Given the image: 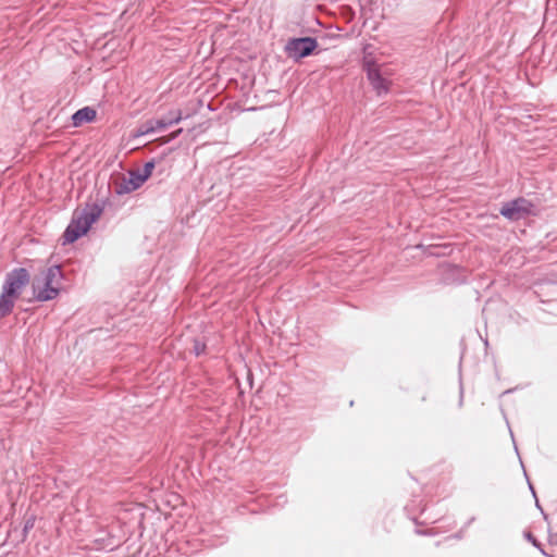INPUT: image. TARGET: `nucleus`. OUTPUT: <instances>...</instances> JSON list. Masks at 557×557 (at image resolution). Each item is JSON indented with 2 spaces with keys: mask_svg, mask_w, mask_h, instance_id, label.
I'll list each match as a JSON object with an SVG mask.
<instances>
[{
  "mask_svg": "<svg viewBox=\"0 0 557 557\" xmlns=\"http://www.w3.org/2000/svg\"><path fill=\"white\" fill-rule=\"evenodd\" d=\"M28 283L29 274L25 269H15L7 275L0 294L1 318L13 311L16 300L22 296Z\"/></svg>",
  "mask_w": 557,
  "mask_h": 557,
  "instance_id": "f257e3e1",
  "label": "nucleus"
},
{
  "mask_svg": "<svg viewBox=\"0 0 557 557\" xmlns=\"http://www.w3.org/2000/svg\"><path fill=\"white\" fill-rule=\"evenodd\" d=\"M63 273L60 267L54 265L45 269L33 280L35 297L40 301L55 298L61 289Z\"/></svg>",
  "mask_w": 557,
  "mask_h": 557,
  "instance_id": "f03ea898",
  "label": "nucleus"
},
{
  "mask_svg": "<svg viewBox=\"0 0 557 557\" xmlns=\"http://www.w3.org/2000/svg\"><path fill=\"white\" fill-rule=\"evenodd\" d=\"M96 219L97 215L92 212H75L72 222L69 224L61 237L62 245L72 244L81 236L85 235Z\"/></svg>",
  "mask_w": 557,
  "mask_h": 557,
  "instance_id": "7ed1b4c3",
  "label": "nucleus"
},
{
  "mask_svg": "<svg viewBox=\"0 0 557 557\" xmlns=\"http://www.w3.org/2000/svg\"><path fill=\"white\" fill-rule=\"evenodd\" d=\"M154 164L147 162L141 170L123 175L119 185L120 193H131L139 188L152 174Z\"/></svg>",
  "mask_w": 557,
  "mask_h": 557,
  "instance_id": "20e7f679",
  "label": "nucleus"
},
{
  "mask_svg": "<svg viewBox=\"0 0 557 557\" xmlns=\"http://www.w3.org/2000/svg\"><path fill=\"white\" fill-rule=\"evenodd\" d=\"M532 211V205L524 198H518L505 203L500 209V214L506 219L517 221L525 218Z\"/></svg>",
  "mask_w": 557,
  "mask_h": 557,
  "instance_id": "39448f33",
  "label": "nucleus"
},
{
  "mask_svg": "<svg viewBox=\"0 0 557 557\" xmlns=\"http://www.w3.org/2000/svg\"><path fill=\"white\" fill-rule=\"evenodd\" d=\"M317 47L314 38L304 37L289 40L286 51L290 58L300 59L311 54Z\"/></svg>",
  "mask_w": 557,
  "mask_h": 557,
  "instance_id": "423d86ee",
  "label": "nucleus"
},
{
  "mask_svg": "<svg viewBox=\"0 0 557 557\" xmlns=\"http://www.w3.org/2000/svg\"><path fill=\"white\" fill-rule=\"evenodd\" d=\"M367 74L379 95L386 94L389 90L391 82L382 76L377 65L368 64Z\"/></svg>",
  "mask_w": 557,
  "mask_h": 557,
  "instance_id": "0eeeda50",
  "label": "nucleus"
},
{
  "mask_svg": "<svg viewBox=\"0 0 557 557\" xmlns=\"http://www.w3.org/2000/svg\"><path fill=\"white\" fill-rule=\"evenodd\" d=\"M181 120H182V112L181 111H176L174 114H172V117L170 120H168V121H165V120H157L153 125L152 124H146L145 126H143L139 129V134L144 135V134H148L150 132H153L156 129L164 128V127H166L168 125H170L172 123H178Z\"/></svg>",
  "mask_w": 557,
  "mask_h": 557,
  "instance_id": "6e6552de",
  "label": "nucleus"
},
{
  "mask_svg": "<svg viewBox=\"0 0 557 557\" xmlns=\"http://www.w3.org/2000/svg\"><path fill=\"white\" fill-rule=\"evenodd\" d=\"M96 116L97 112L95 109L90 107H85L73 114V126L78 127L85 123L92 122L96 119Z\"/></svg>",
  "mask_w": 557,
  "mask_h": 557,
  "instance_id": "1a4fd4ad",
  "label": "nucleus"
}]
</instances>
